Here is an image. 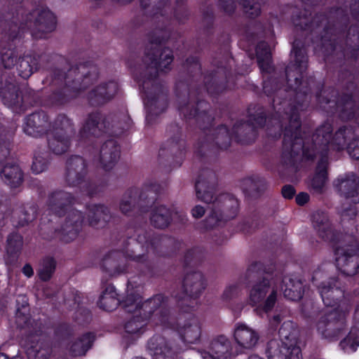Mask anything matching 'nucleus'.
I'll return each instance as SVG.
<instances>
[{"instance_id": "de8ad7c7", "label": "nucleus", "mask_w": 359, "mask_h": 359, "mask_svg": "<svg viewBox=\"0 0 359 359\" xmlns=\"http://www.w3.org/2000/svg\"><path fill=\"white\" fill-rule=\"evenodd\" d=\"M104 211H105V209L103 206H102V205L95 206V210L93 211V215L95 217H98L99 219L101 217L104 219V215H105Z\"/></svg>"}, {"instance_id": "f257e3e1", "label": "nucleus", "mask_w": 359, "mask_h": 359, "mask_svg": "<svg viewBox=\"0 0 359 359\" xmlns=\"http://www.w3.org/2000/svg\"><path fill=\"white\" fill-rule=\"evenodd\" d=\"M332 125L325 122L316 130V147L318 145L319 159L316 165V194H323L327 189L328 175V151L332 133ZM316 149L317 148L316 147Z\"/></svg>"}, {"instance_id": "aec40b11", "label": "nucleus", "mask_w": 359, "mask_h": 359, "mask_svg": "<svg viewBox=\"0 0 359 359\" xmlns=\"http://www.w3.org/2000/svg\"><path fill=\"white\" fill-rule=\"evenodd\" d=\"M2 175L11 187H15L22 182V172L18 165H6L2 170Z\"/></svg>"}, {"instance_id": "a211bd4d", "label": "nucleus", "mask_w": 359, "mask_h": 359, "mask_svg": "<svg viewBox=\"0 0 359 359\" xmlns=\"http://www.w3.org/2000/svg\"><path fill=\"white\" fill-rule=\"evenodd\" d=\"M353 135V131L351 128L343 126L338 129L334 133V136L332 135L330 140L331 146L336 150H341L344 149L348 139Z\"/></svg>"}, {"instance_id": "473e14b6", "label": "nucleus", "mask_w": 359, "mask_h": 359, "mask_svg": "<svg viewBox=\"0 0 359 359\" xmlns=\"http://www.w3.org/2000/svg\"><path fill=\"white\" fill-rule=\"evenodd\" d=\"M347 151L351 158L359 160V137L353 138L348 143Z\"/></svg>"}, {"instance_id": "4be33fe9", "label": "nucleus", "mask_w": 359, "mask_h": 359, "mask_svg": "<svg viewBox=\"0 0 359 359\" xmlns=\"http://www.w3.org/2000/svg\"><path fill=\"white\" fill-rule=\"evenodd\" d=\"M151 222L158 228H164L170 222V214L166 208L161 206L155 209L152 213Z\"/></svg>"}, {"instance_id": "bf43d9fd", "label": "nucleus", "mask_w": 359, "mask_h": 359, "mask_svg": "<svg viewBox=\"0 0 359 359\" xmlns=\"http://www.w3.org/2000/svg\"><path fill=\"white\" fill-rule=\"evenodd\" d=\"M248 359H262V358H261L260 357H259L257 355H252Z\"/></svg>"}, {"instance_id": "e433bc0d", "label": "nucleus", "mask_w": 359, "mask_h": 359, "mask_svg": "<svg viewBox=\"0 0 359 359\" xmlns=\"http://www.w3.org/2000/svg\"><path fill=\"white\" fill-rule=\"evenodd\" d=\"M53 198L55 201H57V203L55 204V207H53L52 208L53 210H55V211H57V213L60 215V211H57L56 209L57 208H60L62 205L65 204V203L63 202L64 201H69V196H67V194H66L65 193L60 192V193L55 194L53 196Z\"/></svg>"}, {"instance_id": "6e6d98bb", "label": "nucleus", "mask_w": 359, "mask_h": 359, "mask_svg": "<svg viewBox=\"0 0 359 359\" xmlns=\"http://www.w3.org/2000/svg\"><path fill=\"white\" fill-rule=\"evenodd\" d=\"M329 45L330 46V50L332 51H336L338 48V45L335 44L334 43H330Z\"/></svg>"}, {"instance_id": "f3484780", "label": "nucleus", "mask_w": 359, "mask_h": 359, "mask_svg": "<svg viewBox=\"0 0 359 359\" xmlns=\"http://www.w3.org/2000/svg\"><path fill=\"white\" fill-rule=\"evenodd\" d=\"M118 304L119 300L114 287L107 286L99 299L98 305L100 308L107 311H111L118 306Z\"/></svg>"}, {"instance_id": "13d9d810", "label": "nucleus", "mask_w": 359, "mask_h": 359, "mask_svg": "<svg viewBox=\"0 0 359 359\" xmlns=\"http://www.w3.org/2000/svg\"><path fill=\"white\" fill-rule=\"evenodd\" d=\"M0 359H8V358L4 353H0Z\"/></svg>"}, {"instance_id": "72a5a7b5", "label": "nucleus", "mask_w": 359, "mask_h": 359, "mask_svg": "<svg viewBox=\"0 0 359 359\" xmlns=\"http://www.w3.org/2000/svg\"><path fill=\"white\" fill-rule=\"evenodd\" d=\"M172 61V52L169 49H165L160 57V62L158 64L159 68L161 70H165L168 68V66L171 64Z\"/></svg>"}, {"instance_id": "2f4dec72", "label": "nucleus", "mask_w": 359, "mask_h": 359, "mask_svg": "<svg viewBox=\"0 0 359 359\" xmlns=\"http://www.w3.org/2000/svg\"><path fill=\"white\" fill-rule=\"evenodd\" d=\"M340 345L344 349L349 347L351 350L355 351L359 346V337L350 333L340 342Z\"/></svg>"}, {"instance_id": "0eeeda50", "label": "nucleus", "mask_w": 359, "mask_h": 359, "mask_svg": "<svg viewBox=\"0 0 359 359\" xmlns=\"http://www.w3.org/2000/svg\"><path fill=\"white\" fill-rule=\"evenodd\" d=\"M321 215L319 219L316 218V227H318V236L322 240L329 243L332 245L334 252L343 241L347 239L348 237H353V235L348 234V233H342L336 231L330 224L327 216L324 212H321Z\"/></svg>"}, {"instance_id": "58836bf2", "label": "nucleus", "mask_w": 359, "mask_h": 359, "mask_svg": "<svg viewBox=\"0 0 359 359\" xmlns=\"http://www.w3.org/2000/svg\"><path fill=\"white\" fill-rule=\"evenodd\" d=\"M240 287L237 285H232L227 287L224 291V295L226 298H231L238 295Z\"/></svg>"}, {"instance_id": "423d86ee", "label": "nucleus", "mask_w": 359, "mask_h": 359, "mask_svg": "<svg viewBox=\"0 0 359 359\" xmlns=\"http://www.w3.org/2000/svg\"><path fill=\"white\" fill-rule=\"evenodd\" d=\"M160 302V297H156L144 302H142L140 296H128L123 302L126 310L129 313H134V319L126 325V330L128 332L135 334L140 332L144 324L139 321L138 318L142 314L146 317L147 313H151L153 309Z\"/></svg>"}, {"instance_id": "6e6552de", "label": "nucleus", "mask_w": 359, "mask_h": 359, "mask_svg": "<svg viewBox=\"0 0 359 359\" xmlns=\"http://www.w3.org/2000/svg\"><path fill=\"white\" fill-rule=\"evenodd\" d=\"M333 184L341 196L351 198L353 203H359V177L355 173L351 172L341 175L334 181Z\"/></svg>"}, {"instance_id": "c756f323", "label": "nucleus", "mask_w": 359, "mask_h": 359, "mask_svg": "<svg viewBox=\"0 0 359 359\" xmlns=\"http://www.w3.org/2000/svg\"><path fill=\"white\" fill-rule=\"evenodd\" d=\"M241 4L243 6L245 12L250 16L255 17L259 14L260 6L254 0H241Z\"/></svg>"}, {"instance_id": "f8f14e48", "label": "nucleus", "mask_w": 359, "mask_h": 359, "mask_svg": "<svg viewBox=\"0 0 359 359\" xmlns=\"http://www.w3.org/2000/svg\"><path fill=\"white\" fill-rule=\"evenodd\" d=\"M233 337L238 346L244 349L252 348L258 340L255 330L243 323H237L235 325Z\"/></svg>"}, {"instance_id": "864d4df0", "label": "nucleus", "mask_w": 359, "mask_h": 359, "mask_svg": "<svg viewBox=\"0 0 359 359\" xmlns=\"http://www.w3.org/2000/svg\"><path fill=\"white\" fill-rule=\"evenodd\" d=\"M354 318L358 323H359V303L357 304L355 309Z\"/></svg>"}, {"instance_id": "20e7f679", "label": "nucleus", "mask_w": 359, "mask_h": 359, "mask_svg": "<svg viewBox=\"0 0 359 359\" xmlns=\"http://www.w3.org/2000/svg\"><path fill=\"white\" fill-rule=\"evenodd\" d=\"M351 311L348 302L339 304L337 308L325 313L318 323V330L327 339H334L344 333L346 319Z\"/></svg>"}, {"instance_id": "7c9ffc66", "label": "nucleus", "mask_w": 359, "mask_h": 359, "mask_svg": "<svg viewBox=\"0 0 359 359\" xmlns=\"http://www.w3.org/2000/svg\"><path fill=\"white\" fill-rule=\"evenodd\" d=\"M346 9L349 8L352 15L359 20V0H338Z\"/></svg>"}, {"instance_id": "9b49d317", "label": "nucleus", "mask_w": 359, "mask_h": 359, "mask_svg": "<svg viewBox=\"0 0 359 359\" xmlns=\"http://www.w3.org/2000/svg\"><path fill=\"white\" fill-rule=\"evenodd\" d=\"M338 281L335 279H332L326 283H323L318 286V290L322 297L324 304L327 306H334L343 302H346L344 299V292L337 285Z\"/></svg>"}, {"instance_id": "c85d7f7f", "label": "nucleus", "mask_w": 359, "mask_h": 359, "mask_svg": "<svg viewBox=\"0 0 359 359\" xmlns=\"http://www.w3.org/2000/svg\"><path fill=\"white\" fill-rule=\"evenodd\" d=\"M117 90V84L114 82H110L105 86L99 87L97 94L106 99H109L116 93Z\"/></svg>"}, {"instance_id": "052dcab7", "label": "nucleus", "mask_w": 359, "mask_h": 359, "mask_svg": "<svg viewBox=\"0 0 359 359\" xmlns=\"http://www.w3.org/2000/svg\"><path fill=\"white\" fill-rule=\"evenodd\" d=\"M76 233H77V230H76L75 231H74L73 233H72V236H71V238H74L76 237Z\"/></svg>"}, {"instance_id": "79ce46f5", "label": "nucleus", "mask_w": 359, "mask_h": 359, "mask_svg": "<svg viewBox=\"0 0 359 359\" xmlns=\"http://www.w3.org/2000/svg\"><path fill=\"white\" fill-rule=\"evenodd\" d=\"M135 202V199H130V201L127 199L126 196L123 199L121 203V210L123 212H127L130 208L132 207V204Z\"/></svg>"}, {"instance_id": "5701e85b", "label": "nucleus", "mask_w": 359, "mask_h": 359, "mask_svg": "<svg viewBox=\"0 0 359 359\" xmlns=\"http://www.w3.org/2000/svg\"><path fill=\"white\" fill-rule=\"evenodd\" d=\"M229 348V341L225 337H220L218 339L213 342L212 349L215 351L216 356L211 354L206 353L203 355V359H219L222 357Z\"/></svg>"}, {"instance_id": "0e129e2a", "label": "nucleus", "mask_w": 359, "mask_h": 359, "mask_svg": "<svg viewBox=\"0 0 359 359\" xmlns=\"http://www.w3.org/2000/svg\"><path fill=\"white\" fill-rule=\"evenodd\" d=\"M95 222H96V219L94 220V219H92L89 220V223L90 224H94L95 223Z\"/></svg>"}, {"instance_id": "4d7b16f0", "label": "nucleus", "mask_w": 359, "mask_h": 359, "mask_svg": "<svg viewBox=\"0 0 359 359\" xmlns=\"http://www.w3.org/2000/svg\"><path fill=\"white\" fill-rule=\"evenodd\" d=\"M118 153L117 149L116 148L115 152L113 154L112 161L113 162L116 161V159L118 158Z\"/></svg>"}, {"instance_id": "e2e57ef3", "label": "nucleus", "mask_w": 359, "mask_h": 359, "mask_svg": "<svg viewBox=\"0 0 359 359\" xmlns=\"http://www.w3.org/2000/svg\"><path fill=\"white\" fill-rule=\"evenodd\" d=\"M326 38H327V36L326 35L323 37V46H326V43H325Z\"/></svg>"}, {"instance_id": "b1692460", "label": "nucleus", "mask_w": 359, "mask_h": 359, "mask_svg": "<svg viewBox=\"0 0 359 359\" xmlns=\"http://www.w3.org/2000/svg\"><path fill=\"white\" fill-rule=\"evenodd\" d=\"M184 285L190 287L191 292H198L205 287L201 274L194 273L186 276L184 280Z\"/></svg>"}, {"instance_id": "f03ea898", "label": "nucleus", "mask_w": 359, "mask_h": 359, "mask_svg": "<svg viewBox=\"0 0 359 359\" xmlns=\"http://www.w3.org/2000/svg\"><path fill=\"white\" fill-rule=\"evenodd\" d=\"M297 335L298 331L292 322L283 323L279 330V341L272 340L268 344L269 359H300V349L297 346Z\"/></svg>"}, {"instance_id": "393cba45", "label": "nucleus", "mask_w": 359, "mask_h": 359, "mask_svg": "<svg viewBox=\"0 0 359 359\" xmlns=\"http://www.w3.org/2000/svg\"><path fill=\"white\" fill-rule=\"evenodd\" d=\"M36 69V61L32 57H25L20 60L19 64V73L22 78H28Z\"/></svg>"}, {"instance_id": "09e8293b", "label": "nucleus", "mask_w": 359, "mask_h": 359, "mask_svg": "<svg viewBox=\"0 0 359 359\" xmlns=\"http://www.w3.org/2000/svg\"><path fill=\"white\" fill-rule=\"evenodd\" d=\"M196 193H197V196L199 198H201V200L208 203V202H210V195L209 194H205L204 195H201V184L200 183H197L196 184Z\"/></svg>"}, {"instance_id": "4c0bfd02", "label": "nucleus", "mask_w": 359, "mask_h": 359, "mask_svg": "<svg viewBox=\"0 0 359 359\" xmlns=\"http://www.w3.org/2000/svg\"><path fill=\"white\" fill-rule=\"evenodd\" d=\"M257 60L259 65L260 68L263 71H269V68L270 66L271 62V56L269 53H266L265 54V58H262L261 55L259 53V50H257Z\"/></svg>"}, {"instance_id": "ddd939ff", "label": "nucleus", "mask_w": 359, "mask_h": 359, "mask_svg": "<svg viewBox=\"0 0 359 359\" xmlns=\"http://www.w3.org/2000/svg\"><path fill=\"white\" fill-rule=\"evenodd\" d=\"M273 280L280 283L278 290L280 289L286 298L292 301L302 298L303 285L299 280L291 276H285L282 280L279 279Z\"/></svg>"}, {"instance_id": "49530a36", "label": "nucleus", "mask_w": 359, "mask_h": 359, "mask_svg": "<svg viewBox=\"0 0 359 359\" xmlns=\"http://www.w3.org/2000/svg\"><path fill=\"white\" fill-rule=\"evenodd\" d=\"M15 61V60L13 57H10L8 55H2V62L6 68H10L11 66H13Z\"/></svg>"}, {"instance_id": "4468645a", "label": "nucleus", "mask_w": 359, "mask_h": 359, "mask_svg": "<svg viewBox=\"0 0 359 359\" xmlns=\"http://www.w3.org/2000/svg\"><path fill=\"white\" fill-rule=\"evenodd\" d=\"M356 204H343L339 211L340 223L344 229L350 231L348 234L353 235L357 231L358 210Z\"/></svg>"}, {"instance_id": "774afa93", "label": "nucleus", "mask_w": 359, "mask_h": 359, "mask_svg": "<svg viewBox=\"0 0 359 359\" xmlns=\"http://www.w3.org/2000/svg\"><path fill=\"white\" fill-rule=\"evenodd\" d=\"M149 348H151V342L149 343Z\"/></svg>"}, {"instance_id": "8fccbe9b", "label": "nucleus", "mask_w": 359, "mask_h": 359, "mask_svg": "<svg viewBox=\"0 0 359 359\" xmlns=\"http://www.w3.org/2000/svg\"><path fill=\"white\" fill-rule=\"evenodd\" d=\"M99 123L96 121L92 120L91 122H88L87 123V128L89 132H90L93 135H96L95 128L98 127Z\"/></svg>"}, {"instance_id": "2eb2a0df", "label": "nucleus", "mask_w": 359, "mask_h": 359, "mask_svg": "<svg viewBox=\"0 0 359 359\" xmlns=\"http://www.w3.org/2000/svg\"><path fill=\"white\" fill-rule=\"evenodd\" d=\"M32 15L34 19V23L40 29L50 32L55 28L56 25L55 16L48 8H38L33 12Z\"/></svg>"}, {"instance_id": "37998d69", "label": "nucleus", "mask_w": 359, "mask_h": 359, "mask_svg": "<svg viewBox=\"0 0 359 359\" xmlns=\"http://www.w3.org/2000/svg\"><path fill=\"white\" fill-rule=\"evenodd\" d=\"M296 202L299 205H304L309 200V196L308 194L302 192L296 196Z\"/></svg>"}, {"instance_id": "5fc2aeb1", "label": "nucleus", "mask_w": 359, "mask_h": 359, "mask_svg": "<svg viewBox=\"0 0 359 359\" xmlns=\"http://www.w3.org/2000/svg\"><path fill=\"white\" fill-rule=\"evenodd\" d=\"M346 46H351L354 51H356V50H358L359 46L358 44H354L353 46H351V44L348 43V39H346Z\"/></svg>"}, {"instance_id": "6ab92c4d", "label": "nucleus", "mask_w": 359, "mask_h": 359, "mask_svg": "<svg viewBox=\"0 0 359 359\" xmlns=\"http://www.w3.org/2000/svg\"><path fill=\"white\" fill-rule=\"evenodd\" d=\"M201 332V327L196 321L184 325L180 331L182 339L187 344L197 343L200 339Z\"/></svg>"}, {"instance_id": "c9c22d12", "label": "nucleus", "mask_w": 359, "mask_h": 359, "mask_svg": "<svg viewBox=\"0 0 359 359\" xmlns=\"http://www.w3.org/2000/svg\"><path fill=\"white\" fill-rule=\"evenodd\" d=\"M67 222L70 224L71 226H78V224L83 222V217L80 212L70 210L67 213Z\"/></svg>"}, {"instance_id": "338daca9", "label": "nucleus", "mask_w": 359, "mask_h": 359, "mask_svg": "<svg viewBox=\"0 0 359 359\" xmlns=\"http://www.w3.org/2000/svg\"><path fill=\"white\" fill-rule=\"evenodd\" d=\"M108 144H109V145H114V143H113L112 142H109L108 143Z\"/></svg>"}, {"instance_id": "3c124183", "label": "nucleus", "mask_w": 359, "mask_h": 359, "mask_svg": "<svg viewBox=\"0 0 359 359\" xmlns=\"http://www.w3.org/2000/svg\"><path fill=\"white\" fill-rule=\"evenodd\" d=\"M22 273L25 274V276L29 278L34 274V271L29 264H25L22 268Z\"/></svg>"}, {"instance_id": "9d476101", "label": "nucleus", "mask_w": 359, "mask_h": 359, "mask_svg": "<svg viewBox=\"0 0 359 359\" xmlns=\"http://www.w3.org/2000/svg\"><path fill=\"white\" fill-rule=\"evenodd\" d=\"M337 105L341 120H355L359 125V101L351 95L343 94L337 101Z\"/></svg>"}, {"instance_id": "a18cd8bd", "label": "nucleus", "mask_w": 359, "mask_h": 359, "mask_svg": "<svg viewBox=\"0 0 359 359\" xmlns=\"http://www.w3.org/2000/svg\"><path fill=\"white\" fill-rule=\"evenodd\" d=\"M204 213L205 209L201 205L195 206L191 210L192 216L195 218L201 217L204 215Z\"/></svg>"}, {"instance_id": "412c9836", "label": "nucleus", "mask_w": 359, "mask_h": 359, "mask_svg": "<svg viewBox=\"0 0 359 359\" xmlns=\"http://www.w3.org/2000/svg\"><path fill=\"white\" fill-rule=\"evenodd\" d=\"M93 340L94 336L92 334L88 333L83 335L82 338L76 341L72 347L74 355H84L91 347Z\"/></svg>"}, {"instance_id": "603ef678", "label": "nucleus", "mask_w": 359, "mask_h": 359, "mask_svg": "<svg viewBox=\"0 0 359 359\" xmlns=\"http://www.w3.org/2000/svg\"><path fill=\"white\" fill-rule=\"evenodd\" d=\"M292 53L295 55L297 62H299L298 57L299 56L301 57V61H299V62H302L303 65H299V67H304V64H306V62H307L306 57L304 55H302L300 53H298L297 51H296L294 49L292 50Z\"/></svg>"}, {"instance_id": "680f3d73", "label": "nucleus", "mask_w": 359, "mask_h": 359, "mask_svg": "<svg viewBox=\"0 0 359 359\" xmlns=\"http://www.w3.org/2000/svg\"><path fill=\"white\" fill-rule=\"evenodd\" d=\"M144 104H145V106H146V107H147V109H149V108H150V106H149V101H146V100H144Z\"/></svg>"}, {"instance_id": "c03bdc74", "label": "nucleus", "mask_w": 359, "mask_h": 359, "mask_svg": "<svg viewBox=\"0 0 359 359\" xmlns=\"http://www.w3.org/2000/svg\"><path fill=\"white\" fill-rule=\"evenodd\" d=\"M46 166L43 163H41L39 160L36 158L32 164V169L34 172L39 173L45 169Z\"/></svg>"}, {"instance_id": "69168bd1", "label": "nucleus", "mask_w": 359, "mask_h": 359, "mask_svg": "<svg viewBox=\"0 0 359 359\" xmlns=\"http://www.w3.org/2000/svg\"><path fill=\"white\" fill-rule=\"evenodd\" d=\"M21 298H22V302H23L24 303H26V302H27V301H26V299H25V297H22Z\"/></svg>"}, {"instance_id": "1a4fd4ad", "label": "nucleus", "mask_w": 359, "mask_h": 359, "mask_svg": "<svg viewBox=\"0 0 359 359\" xmlns=\"http://www.w3.org/2000/svg\"><path fill=\"white\" fill-rule=\"evenodd\" d=\"M238 208V202L236 199L224 196L222 198V212L224 216L222 217L221 219L218 218V213L220 211L217 205L213 212L210 215L207 219V226L212 228L217 225H219L220 222L223 220H227L229 219L233 218L236 215L237 210Z\"/></svg>"}, {"instance_id": "39448f33", "label": "nucleus", "mask_w": 359, "mask_h": 359, "mask_svg": "<svg viewBox=\"0 0 359 359\" xmlns=\"http://www.w3.org/2000/svg\"><path fill=\"white\" fill-rule=\"evenodd\" d=\"M336 262L342 273L353 276L359 273V243L353 237H348L334 252Z\"/></svg>"}, {"instance_id": "cd10ccee", "label": "nucleus", "mask_w": 359, "mask_h": 359, "mask_svg": "<svg viewBox=\"0 0 359 359\" xmlns=\"http://www.w3.org/2000/svg\"><path fill=\"white\" fill-rule=\"evenodd\" d=\"M7 243V253H15L22 245V238L20 235L14 233L8 237Z\"/></svg>"}, {"instance_id": "ea45409f", "label": "nucleus", "mask_w": 359, "mask_h": 359, "mask_svg": "<svg viewBox=\"0 0 359 359\" xmlns=\"http://www.w3.org/2000/svg\"><path fill=\"white\" fill-rule=\"evenodd\" d=\"M27 354L29 359H46L43 357L44 353L43 351H37L35 353L34 351L32 348H28L27 350Z\"/></svg>"}, {"instance_id": "bb28decb", "label": "nucleus", "mask_w": 359, "mask_h": 359, "mask_svg": "<svg viewBox=\"0 0 359 359\" xmlns=\"http://www.w3.org/2000/svg\"><path fill=\"white\" fill-rule=\"evenodd\" d=\"M49 147L57 154L65 152L69 147V140L65 137H54L49 140Z\"/></svg>"}, {"instance_id": "a19ab883", "label": "nucleus", "mask_w": 359, "mask_h": 359, "mask_svg": "<svg viewBox=\"0 0 359 359\" xmlns=\"http://www.w3.org/2000/svg\"><path fill=\"white\" fill-rule=\"evenodd\" d=\"M282 194L285 198H292L295 194V190L290 185L285 186L282 189Z\"/></svg>"}, {"instance_id": "7ed1b4c3", "label": "nucleus", "mask_w": 359, "mask_h": 359, "mask_svg": "<svg viewBox=\"0 0 359 359\" xmlns=\"http://www.w3.org/2000/svg\"><path fill=\"white\" fill-rule=\"evenodd\" d=\"M279 284V282L273 279H264L256 283L249 292L248 304L259 314L271 311L277 300Z\"/></svg>"}, {"instance_id": "a878e982", "label": "nucleus", "mask_w": 359, "mask_h": 359, "mask_svg": "<svg viewBox=\"0 0 359 359\" xmlns=\"http://www.w3.org/2000/svg\"><path fill=\"white\" fill-rule=\"evenodd\" d=\"M55 267V263L51 258L43 261L39 270V276L43 280H48L53 275Z\"/></svg>"}, {"instance_id": "dca6fc26", "label": "nucleus", "mask_w": 359, "mask_h": 359, "mask_svg": "<svg viewBox=\"0 0 359 359\" xmlns=\"http://www.w3.org/2000/svg\"><path fill=\"white\" fill-rule=\"evenodd\" d=\"M46 125L47 121L44 114H34L27 118L24 130L29 135L38 136L43 133Z\"/></svg>"}, {"instance_id": "f704fd0d", "label": "nucleus", "mask_w": 359, "mask_h": 359, "mask_svg": "<svg viewBox=\"0 0 359 359\" xmlns=\"http://www.w3.org/2000/svg\"><path fill=\"white\" fill-rule=\"evenodd\" d=\"M342 25H339L338 24H334L333 25V27H327L326 28V34H332L333 33H341V32H344L346 27H347V22H348V17H347V15L345 14L343 15L342 17Z\"/></svg>"}]
</instances>
